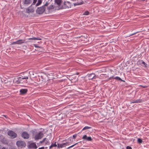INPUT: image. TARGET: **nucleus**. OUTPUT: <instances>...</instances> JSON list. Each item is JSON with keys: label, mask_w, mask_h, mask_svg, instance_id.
I'll list each match as a JSON object with an SVG mask.
<instances>
[{"label": "nucleus", "mask_w": 149, "mask_h": 149, "mask_svg": "<svg viewBox=\"0 0 149 149\" xmlns=\"http://www.w3.org/2000/svg\"><path fill=\"white\" fill-rule=\"evenodd\" d=\"M29 79L28 76H22L17 78H15L13 82L17 84H26L27 82V79Z\"/></svg>", "instance_id": "obj_1"}, {"label": "nucleus", "mask_w": 149, "mask_h": 149, "mask_svg": "<svg viewBox=\"0 0 149 149\" xmlns=\"http://www.w3.org/2000/svg\"><path fill=\"white\" fill-rule=\"evenodd\" d=\"M39 81L45 82L47 80V76L46 74L42 73L38 75Z\"/></svg>", "instance_id": "obj_2"}, {"label": "nucleus", "mask_w": 149, "mask_h": 149, "mask_svg": "<svg viewBox=\"0 0 149 149\" xmlns=\"http://www.w3.org/2000/svg\"><path fill=\"white\" fill-rule=\"evenodd\" d=\"M16 144L18 147L21 148L25 147L26 145V143L24 141L21 140L17 141L16 142Z\"/></svg>", "instance_id": "obj_3"}, {"label": "nucleus", "mask_w": 149, "mask_h": 149, "mask_svg": "<svg viewBox=\"0 0 149 149\" xmlns=\"http://www.w3.org/2000/svg\"><path fill=\"white\" fill-rule=\"evenodd\" d=\"M8 134L10 137L11 139H14L17 137L16 133L12 130H9L8 132Z\"/></svg>", "instance_id": "obj_4"}, {"label": "nucleus", "mask_w": 149, "mask_h": 149, "mask_svg": "<svg viewBox=\"0 0 149 149\" xmlns=\"http://www.w3.org/2000/svg\"><path fill=\"white\" fill-rule=\"evenodd\" d=\"M45 10V8L42 6L40 7H38L36 10V13L39 14H42Z\"/></svg>", "instance_id": "obj_5"}, {"label": "nucleus", "mask_w": 149, "mask_h": 149, "mask_svg": "<svg viewBox=\"0 0 149 149\" xmlns=\"http://www.w3.org/2000/svg\"><path fill=\"white\" fill-rule=\"evenodd\" d=\"M44 136L43 133L42 132H40L38 133L35 135L34 139L35 140L41 139Z\"/></svg>", "instance_id": "obj_6"}, {"label": "nucleus", "mask_w": 149, "mask_h": 149, "mask_svg": "<svg viewBox=\"0 0 149 149\" xmlns=\"http://www.w3.org/2000/svg\"><path fill=\"white\" fill-rule=\"evenodd\" d=\"M22 136L24 139H27L29 138V135L27 132H24L22 134Z\"/></svg>", "instance_id": "obj_7"}, {"label": "nucleus", "mask_w": 149, "mask_h": 149, "mask_svg": "<svg viewBox=\"0 0 149 149\" xmlns=\"http://www.w3.org/2000/svg\"><path fill=\"white\" fill-rule=\"evenodd\" d=\"M28 148H29L36 149L37 147L36 143H30L28 146Z\"/></svg>", "instance_id": "obj_8"}, {"label": "nucleus", "mask_w": 149, "mask_h": 149, "mask_svg": "<svg viewBox=\"0 0 149 149\" xmlns=\"http://www.w3.org/2000/svg\"><path fill=\"white\" fill-rule=\"evenodd\" d=\"M69 145L68 143L66 142L61 144H57V147L59 148H62L66 146L67 145Z\"/></svg>", "instance_id": "obj_9"}, {"label": "nucleus", "mask_w": 149, "mask_h": 149, "mask_svg": "<svg viewBox=\"0 0 149 149\" xmlns=\"http://www.w3.org/2000/svg\"><path fill=\"white\" fill-rule=\"evenodd\" d=\"M32 5L26 9V12L27 13H33L34 11V9L32 8Z\"/></svg>", "instance_id": "obj_10"}, {"label": "nucleus", "mask_w": 149, "mask_h": 149, "mask_svg": "<svg viewBox=\"0 0 149 149\" xmlns=\"http://www.w3.org/2000/svg\"><path fill=\"white\" fill-rule=\"evenodd\" d=\"M82 139L88 141H91L92 140L91 137H88L87 135H86L83 136Z\"/></svg>", "instance_id": "obj_11"}, {"label": "nucleus", "mask_w": 149, "mask_h": 149, "mask_svg": "<svg viewBox=\"0 0 149 149\" xmlns=\"http://www.w3.org/2000/svg\"><path fill=\"white\" fill-rule=\"evenodd\" d=\"M22 2L24 4L29 5L32 2V0H23Z\"/></svg>", "instance_id": "obj_12"}, {"label": "nucleus", "mask_w": 149, "mask_h": 149, "mask_svg": "<svg viewBox=\"0 0 149 149\" xmlns=\"http://www.w3.org/2000/svg\"><path fill=\"white\" fill-rule=\"evenodd\" d=\"M73 1H77V2L74 4V5H80L84 3V1L82 0H73Z\"/></svg>", "instance_id": "obj_13"}, {"label": "nucleus", "mask_w": 149, "mask_h": 149, "mask_svg": "<svg viewBox=\"0 0 149 149\" xmlns=\"http://www.w3.org/2000/svg\"><path fill=\"white\" fill-rule=\"evenodd\" d=\"M28 91L27 89H21L20 90V94L23 95L26 94Z\"/></svg>", "instance_id": "obj_14"}, {"label": "nucleus", "mask_w": 149, "mask_h": 149, "mask_svg": "<svg viewBox=\"0 0 149 149\" xmlns=\"http://www.w3.org/2000/svg\"><path fill=\"white\" fill-rule=\"evenodd\" d=\"M2 143L8 145V142L7 140L5 137H3L1 140Z\"/></svg>", "instance_id": "obj_15"}, {"label": "nucleus", "mask_w": 149, "mask_h": 149, "mask_svg": "<svg viewBox=\"0 0 149 149\" xmlns=\"http://www.w3.org/2000/svg\"><path fill=\"white\" fill-rule=\"evenodd\" d=\"M142 99H138L135 100H133L131 103H139L142 102Z\"/></svg>", "instance_id": "obj_16"}, {"label": "nucleus", "mask_w": 149, "mask_h": 149, "mask_svg": "<svg viewBox=\"0 0 149 149\" xmlns=\"http://www.w3.org/2000/svg\"><path fill=\"white\" fill-rule=\"evenodd\" d=\"M54 5H50L47 7V9L49 11L50 10L54 9Z\"/></svg>", "instance_id": "obj_17"}, {"label": "nucleus", "mask_w": 149, "mask_h": 149, "mask_svg": "<svg viewBox=\"0 0 149 149\" xmlns=\"http://www.w3.org/2000/svg\"><path fill=\"white\" fill-rule=\"evenodd\" d=\"M55 2L58 6H60L62 2V0H55Z\"/></svg>", "instance_id": "obj_18"}, {"label": "nucleus", "mask_w": 149, "mask_h": 149, "mask_svg": "<svg viewBox=\"0 0 149 149\" xmlns=\"http://www.w3.org/2000/svg\"><path fill=\"white\" fill-rule=\"evenodd\" d=\"M28 40H42L41 38H39L37 37L36 38L34 37H33L32 38H29L28 39Z\"/></svg>", "instance_id": "obj_19"}, {"label": "nucleus", "mask_w": 149, "mask_h": 149, "mask_svg": "<svg viewBox=\"0 0 149 149\" xmlns=\"http://www.w3.org/2000/svg\"><path fill=\"white\" fill-rule=\"evenodd\" d=\"M67 4H69V3L68 2H65L64 3V5H63V8H69V6H68L67 5Z\"/></svg>", "instance_id": "obj_20"}, {"label": "nucleus", "mask_w": 149, "mask_h": 149, "mask_svg": "<svg viewBox=\"0 0 149 149\" xmlns=\"http://www.w3.org/2000/svg\"><path fill=\"white\" fill-rule=\"evenodd\" d=\"M95 74L94 73H91V74H88V79L89 80H91L93 79H90V78H92L93 77V75H94Z\"/></svg>", "instance_id": "obj_21"}, {"label": "nucleus", "mask_w": 149, "mask_h": 149, "mask_svg": "<svg viewBox=\"0 0 149 149\" xmlns=\"http://www.w3.org/2000/svg\"><path fill=\"white\" fill-rule=\"evenodd\" d=\"M114 79H116L117 80L120 81H123L124 82H125L124 80H123L120 77H116L114 78Z\"/></svg>", "instance_id": "obj_22"}, {"label": "nucleus", "mask_w": 149, "mask_h": 149, "mask_svg": "<svg viewBox=\"0 0 149 149\" xmlns=\"http://www.w3.org/2000/svg\"><path fill=\"white\" fill-rule=\"evenodd\" d=\"M18 42L19 43V44L24 43L25 42V40H18Z\"/></svg>", "instance_id": "obj_23"}, {"label": "nucleus", "mask_w": 149, "mask_h": 149, "mask_svg": "<svg viewBox=\"0 0 149 149\" xmlns=\"http://www.w3.org/2000/svg\"><path fill=\"white\" fill-rule=\"evenodd\" d=\"M57 145L56 144V142H55V143L53 144V143H52L51 144V145L49 147V148L50 149L52 148V147H56L57 146Z\"/></svg>", "instance_id": "obj_24"}, {"label": "nucleus", "mask_w": 149, "mask_h": 149, "mask_svg": "<svg viewBox=\"0 0 149 149\" xmlns=\"http://www.w3.org/2000/svg\"><path fill=\"white\" fill-rule=\"evenodd\" d=\"M42 2V0H38V3L36 5V6H38L40 5Z\"/></svg>", "instance_id": "obj_25"}, {"label": "nucleus", "mask_w": 149, "mask_h": 149, "mask_svg": "<svg viewBox=\"0 0 149 149\" xmlns=\"http://www.w3.org/2000/svg\"><path fill=\"white\" fill-rule=\"evenodd\" d=\"M91 127L85 126L82 129V130H88L91 129Z\"/></svg>", "instance_id": "obj_26"}, {"label": "nucleus", "mask_w": 149, "mask_h": 149, "mask_svg": "<svg viewBox=\"0 0 149 149\" xmlns=\"http://www.w3.org/2000/svg\"><path fill=\"white\" fill-rule=\"evenodd\" d=\"M90 14V12L88 11H85L83 14V15H88Z\"/></svg>", "instance_id": "obj_27"}, {"label": "nucleus", "mask_w": 149, "mask_h": 149, "mask_svg": "<svg viewBox=\"0 0 149 149\" xmlns=\"http://www.w3.org/2000/svg\"><path fill=\"white\" fill-rule=\"evenodd\" d=\"M50 4V3L48 2H46V3L44 4L43 6H44V7L45 8V7L47 6H48Z\"/></svg>", "instance_id": "obj_28"}, {"label": "nucleus", "mask_w": 149, "mask_h": 149, "mask_svg": "<svg viewBox=\"0 0 149 149\" xmlns=\"http://www.w3.org/2000/svg\"><path fill=\"white\" fill-rule=\"evenodd\" d=\"M143 141L140 138H138V142L139 143H142Z\"/></svg>", "instance_id": "obj_29"}, {"label": "nucleus", "mask_w": 149, "mask_h": 149, "mask_svg": "<svg viewBox=\"0 0 149 149\" xmlns=\"http://www.w3.org/2000/svg\"><path fill=\"white\" fill-rule=\"evenodd\" d=\"M98 76H97L96 75L94 74L93 75L92 78H90V79H95L96 78H98Z\"/></svg>", "instance_id": "obj_30"}, {"label": "nucleus", "mask_w": 149, "mask_h": 149, "mask_svg": "<svg viewBox=\"0 0 149 149\" xmlns=\"http://www.w3.org/2000/svg\"><path fill=\"white\" fill-rule=\"evenodd\" d=\"M11 44H12V45L19 44V43L18 42V40H17L16 42H13Z\"/></svg>", "instance_id": "obj_31"}, {"label": "nucleus", "mask_w": 149, "mask_h": 149, "mask_svg": "<svg viewBox=\"0 0 149 149\" xmlns=\"http://www.w3.org/2000/svg\"><path fill=\"white\" fill-rule=\"evenodd\" d=\"M34 45L36 47H38L39 48H42L41 47L38 46L37 45L34 44Z\"/></svg>", "instance_id": "obj_32"}, {"label": "nucleus", "mask_w": 149, "mask_h": 149, "mask_svg": "<svg viewBox=\"0 0 149 149\" xmlns=\"http://www.w3.org/2000/svg\"><path fill=\"white\" fill-rule=\"evenodd\" d=\"M77 143H76L75 144H74L73 145H72L71 146H70V147H68V148H67V149H70V148H72V147H73L74 146H75V145H76Z\"/></svg>", "instance_id": "obj_33"}, {"label": "nucleus", "mask_w": 149, "mask_h": 149, "mask_svg": "<svg viewBox=\"0 0 149 149\" xmlns=\"http://www.w3.org/2000/svg\"><path fill=\"white\" fill-rule=\"evenodd\" d=\"M46 139V138H44L42 140V141H40V143H43V142H45V140Z\"/></svg>", "instance_id": "obj_34"}, {"label": "nucleus", "mask_w": 149, "mask_h": 149, "mask_svg": "<svg viewBox=\"0 0 149 149\" xmlns=\"http://www.w3.org/2000/svg\"><path fill=\"white\" fill-rule=\"evenodd\" d=\"M37 1V0H33V2L32 5L35 4L36 2Z\"/></svg>", "instance_id": "obj_35"}, {"label": "nucleus", "mask_w": 149, "mask_h": 149, "mask_svg": "<svg viewBox=\"0 0 149 149\" xmlns=\"http://www.w3.org/2000/svg\"><path fill=\"white\" fill-rule=\"evenodd\" d=\"M142 63L144 65H145V67H147V66H146L147 64L144 61H143L142 62Z\"/></svg>", "instance_id": "obj_36"}, {"label": "nucleus", "mask_w": 149, "mask_h": 149, "mask_svg": "<svg viewBox=\"0 0 149 149\" xmlns=\"http://www.w3.org/2000/svg\"><path fill=\"white\" fill-rule=\"evenodd\" d=\"M126 149H132V147L130 146H127L126 147Z\"/></svg>", "instance_id": "obj_37"}, {"label": "nucleus", "mask_w": 149, "mask_h": 149, "mask_svg": "<svg viewBox=\"0 0 149 149\" xmlns=\"http://www.w3.org/2000/svg\"><path fill=\"white\" fill-rule=\"evenodd\" d=\"M77 136V134H75L73 135V138L74 139H75L76 138V137Z\"/></svg>", "instance_id": "obj_38"}, {"label": "nucleus", "mask_w": 149, "mask_h": 149, "mask_svg": "<svg viewBox=\"0 0 149 149\" xmlns=\"http://www.w3.org/2000/svg\"><path fill=\"white\" fill-rule=\"evenodd\" d=\"M138 32H135V33H134L133 34H130V35H129V36H132L134 35L136 33H137Z\"/></svg>", "instance_id": "obj_39"}, {"label": "nucleus", "mask_w": 149, "mask_h": 149, "mask_svg": "<svg viewBox=\"0 0 149 149\" xmlns=\"http://www.w3.org/2000/svg\"><path fill=\"white\" fill-rule=\"evenodd\" d=\"M44 142H45V144H47L49 142V141L45 140Z\"/></svg>", "instance_id": "obj_40"}, {"label": "nucleus", "mask_w": 149, "mask_h": 149, "mask_svg": "<svg viewBox=\"0 0 149 149\" xmlns=\"http://www.w3.org/2000/svg\"><path fill=\"white\" fill-rule=\"evenodd\" d=\"M140 86L143 87V88H145L147 87V86H143L142 85H140Z\"/></svg>", "instance_id": "obj_41"}, {"label": "nucleus", "mask_w": 149, "mask_h": 149, "mask_svg": "<svg viewBox=\"0 0 149 149\" xmlns=\"http://www.w3.org/2000/svg\"><path fill=\"white\" fill-rule=\"evenodd\" d=\"M38 149H45V147H42L41 148H39Z\"/></svg>", "instance_id": "obj_42"}, {"label": "nucleus", "mask_w": 149, "mask_h": 149, "mask_svg": "<svg viewBox=\"0 0 149 149\" xmlns=\"http://www.w3.org/2000/svg\"><path fill=\"white\" fill-rule=\"evenodd\" d=\"M111 79H112V77H109V78H108V79H107V80H106V81H109V80Z\"/></svg>", "instance_id": "obj_43"}, {"label": "nucleus", "mask_w": 149, "mask_h": 149, "mask_svg": "<svg viewBox=\"0 0 149 149\" xmlns=\"http://www.w3.org/2000/svg\"><path fill=\"white\" fill-rule=\"evenodd\" d=\"M32 133H33V135H34L35 134V132L34 131H33Z\"/></svg>", "instance_id": "obj_44"}, {"label": "nucleus", "mask_w": 149, "mask_h": 149, "mask_svg": "<svg viewBox=\"0 0 149 149\" xmlns=\"http://www.w3.org/2000/svg\"><path fill=\"white\" fill-rule=\"evenodd\" d=\"M10 149H16V148H15L14 147H12L11 148H10Z\"/></svg>", "instance_id": "obj_45"}, {"label": "nucleus", "mask_w": 149, "mask_h": 149, "mask_svg": "<svg viewBox=\"0 0 149 149\" xmlns=\"http://www.w3.org/2000/svg\"><path fill=\"white\" fill-rule=\"evenodd\" d=\"M111 77H112V79H114L115 77H114V76H113Z\"/></svg>", "instance_id": "obj_46"}, {"label": "nucleus", "mask_w": 149, "mask_h": 149, "mask_svg": "<svg viewBox=\"0 0 149 149\" xmlns=\"http://www.w3.org/2000/svg\"><path fill=\"white\" fill-rule=\"evenodd\" d=\"M2 149H6L5 148L3 147L2 148Z\"/></svg>", "instance_id": "obj_47"}]
</instances>
